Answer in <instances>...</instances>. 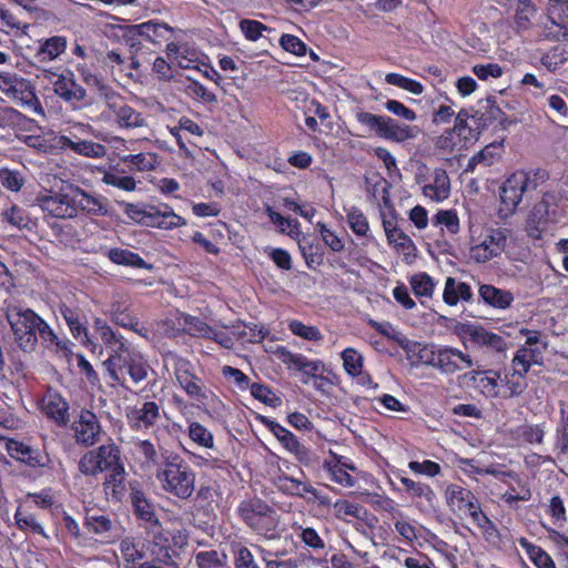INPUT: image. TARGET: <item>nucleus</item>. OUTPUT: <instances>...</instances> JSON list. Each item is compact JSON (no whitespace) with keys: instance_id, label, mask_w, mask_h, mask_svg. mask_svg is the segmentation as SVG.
Masks as SVG:
<instances>
[{"instance_id":"ea45409f","label":"nucleus","mask_w":568,"mask_h":568,"mask_svg":"<svg viewBox=\"0 0 568 568\" xmlns=\"http://www.w3.org/2000/svg\"><path fill=\"white\" fill-rule=\"evenodd\" d=\"M181 320L183 331L192 337L206 338L212 333V327L200 317L182 314Z\"/></svg>"},{"instance_id":"bf43d9fd","label":"nucleus","mask_w":568,"mask_h":568,"mask_svg":"<svg viewBox=\"0 0 568 568\" xmlns=\"http://www.w3.org/2000/svg\"><path fill=\"white\" fill-rule=\"evenodd\" d=\"M291 332L306 341H321L323 335L315 326H307L300 321H292L288 324Z\"/></svg>"},{"instance_id":"a18cd8bd","label":"nucleus","mask_w":568,"mask_h":568,"mask_svg":"<svg viewBox=\"0 0 568 568\" xmlns=\"http://www.w3.org/2000/svg\"><path fill=\"white\" fill-rule=\"evenodd\" d=\"M148 369L149 365L139 354L129 358V361H126V363L123 365V371L129 374L130 378L135 384L146 378Z\"/></svg>"},{"instance_id":"a878e982","label":"nucleus","mask_w":568,"mask_h":568,"mask_svg":"<svg viewBox=\"0 0 568 568\" xmlns=\"http://www.w3.org/2000/svg\"><path fill=\"white\" fill-rule=\"evenodd\" d=\"M43 409L45 415L53 419L58 425H67L69 422V404L58 393L49 394L43 399Z\"/></svg>"},{"instance_id":"603ef678","label":"nucleus","mask_w":568,"mask_h":568,"mask_svg":"<svg viewBox=\"0 0 568 568\" xmlns=\"http://www.w3.org/2000/svg\"><path fill=\"white\" fill-rule=\"evenodd\" d=\"M61 314H62L63 318L65 320L73 336L80 337L81 335H83L84 338L87 341H89L87 328L83 326L81 318L75 311H73L70 307L64 306L61 308Z\"/></svg>"},{"instance_id":"6e6d98bb","label":"nucleus","mask_w":568,"mask_h":568,"mask_svg":"<svg viewBox=\"0 0 568 568\" xmlns=\"http://www.w3.org/2000/svg\"><path fill=\"white\" fill-rule=\"evenodd\" d=\"M97 95L100 100H102L105 106L113 113L116 108H119L124 98L116 91H114L110 85L104 84L100 85V90L97 92Z\"/></svg>"},{"instance_id":"a19ab883","label":"nucleus","mask_w":568,"mask_h":568,"mask_svg":"<svg viewBox=\"0 0 568 568\" xmlns=\"http://www.w3.org/2000/svg\"><path fill=\"white\" fill-rule=\"evenodd\" d=\"M561 419L556 429L555 450H557V458H568V414L565 409L560 410Z\"/></svg>"},{"instance_id":"1a4fd4ad","label":"nucleus","mask_w":568,"mask_h":568,"mask_svg":"<svg viewBox=\"0 0 568 568\" xmlns=\"http://www.w3.org/2000/svg\"><path fill=\"white\" fill-rule=\"evenodd\" d=\"M43 77L53 84L54 93L64 102L78 105L84 100L87 91L77 83L71 71L63 70L61 73H58L51 70H43Z\"/></svg>"},{"instance_id":"f3484780","label":"nucleus","mask_w":568,"mask_h":568,"mask_svg":"<svg viewBox=\"0 0 568 568\" xmlns=\"http://www.w3.org/2000/svg\"><path fill=\"white\" fill-rule=\"evenodd\" d=\"M476 123V130H484L493 124H500L506 128L507 118L504 111L495 103L494 100L487 98L479 102V108L471 115Z\"/></svg>"},{"instance_id":"864d4df0","label":"nucleus","mask_w":568,"mask_h":568,"mask_svg":"<svg viewBox=\"0 0 568 568\" xmlns=\"http://www.w3.org/2000/svg\"><path fill=\"white\" fill-rule=\"evenodd\" d=\"M0 182L6 189L12 192L20 191L24 185L22 174L17 170H9L7 168L0 169Z\"/></svg>"},{"instance_id":"6e6552de","label":"nucleus","mask_w":568,"mask_h":568,"mask_svg":"<svg viewBox=\"0 0 568 568\" xmlns=\"http://www.w3.org/2000/svg\"><path fill=\"white\" fill-rule=\"evenodd\" d=\"M509 235L510 231L508 229H487L483 240L470 246V258L476 263H486L501 255L507 246Z\"/></svg>"},{"instance_id":"37998d69","label":"nucleus","mask_w":568,"mask_h":568,"mask_svg":"<svg viewBox=\"0 0 568 568\" xmlns=\"http://www.w3.org/2000/svg\"><path fill=\"white\" fill-rule=\"evenodd\" d=\"M497 146L495 144H489L485 146L481 151L475 154L469 161L465 169L466 172H474L476 166L481 164L484 168H488L495 163V161L499 158L496 152Z\"/></svg>"},{"instance_id":"412c9836","label":"nucleus","mask_w":568,"mask_h":568,"mask_svg":"<svg viewBox=\"0 0 568 568\" xmlns=\"http://www.w3.org/2000/svg\"><path fill=\"white\" fill-rule=\"evenodd\" d=\"M72 191L75 203V215L78 210L84 211L91 215H105L108 213L106 204L103 200L89 194L87 191L74 184H68Z\"/></svg>"},{"instance_id":"9d476101","label":"nucleus","mask_w":568,"mask_h":568,"mask_svg":"<svg viewBox=\"0 0 568 568\" xmlns=\"http://www.w3.org/2000/svg\"><path fill=\"white\" fill-rule=\"evenodd\" d=\"M38 205L44 212L57 219L75 217V203L72 191L68 184L62 185L58 192H50L48 195L37 197Z\"/></svg>"},{"instance_id":"0e129e2a","label":"nucleus","mask_w":568,"mask_h":568,"mask_svg":"<svg viewBox=\"0 0 568 568\" xmlns=\"http://www.w3.org/2000/svg\"><path fill=\"white\" fill-rule=\"evenodd\" d=\"M195 561L199 568H219L223 566V560L216 550L197 552Z\"/></svg>"},{"instance_id":"4c0bfd02","label":"nucleus","mask_w":568,"mask_h":568,"mask_svg":"<svg viewBox=\"0 0 568 568\" xmlns=\"http://www.w3.org/2000/svg\"><path fill=\"white\" fill-rule=\"evenodd\" d=\"M133 30L139 31L143 40L151 43H158L160 39H165V34L172 31L166 23L148 21L140 24H133Z\"/></svg>"},{"instance_id":"680f3d73","label":"nucleus","mask_w":568,"mask_h":568,"mask_svg":"<svg viewBox=\"0 0 568 568\" xmlns=\"http://www.w3.org/2000/svg\"><path fill=\"white\" fill-rule=\"evenodd\" d=\"M103 183L124 191L135 190V181L132 176H122L114 172H106L102 178Z\"/></svg>"},{"instance_id":"f03ea898","label":"nucleus","mask_w":568,"mask_h":568,"mask_svg":"<svg viewBox=\"0 0 568 568\" xmlns=\"http://www.w3.org/2000/svg\"><path fill=\"white\" fill-rule=\"evenodd\" d=\"M6 318L19 348L23 352H33L38 344L37 329H39L41 317L31 308L8 305Z\"/></svg>"},{"instance_id":"13d9d810","label":"nucleus","mask_w":568,"mask_h":568,"mask_svg":"<svg viewBox=\"0 0 568 568\" xmlns=\"http://www.w3.org/2000/svg\"><path fill=\"white\" fill-rule=\"evenodd\" d=\"M347 221L352 231L359 235H366L368 231V222L363 212L356 207H352L347 213Z\"/></svg>"},{"instance_id":"f704fd0d","label":"nucleus","mask_w":568,"mask_h":568,"mask_svg":"<svg viewBox=\"0 0 568 568\" xmlns=\"http://www.w3.org/2000/svg\"><path fill=\"white\" fill-rule=\"evenodd\" d=\"M108 257L115 264L132 266L135 268L151 270L152 265L148 264L139 254L124 250L111 248L108 252Z\"/></svg>"},{"instance_id":"79ce46f5","label":"nucleus","mask_w":568,"mask_h":568,"mask_svg":"<svg viewBox=\"0 0 568 568\" xmlns=\"http://www.w3.org/2000/svg\"><path fill=\"white\" fill-rule=\"evenodd\" d=\"M519 544L527 550V554L537 568H556L551 557L539 546L530 544L525 538H521Z\"/></svg>"},{"instance_id":"b1692460","label":"nucleus","mask_w":568,"mask_h":568,"mask_svg":"<svg viewBox=\"0 0 568 568\" xmlns=\"http://www.w3.org/2000/svg\"><path fill=\"white\" fill-rule=\"evenodd\" d=\"M549 217V202L545 196L538 202L527 220V232L530 237L539 239L546 231Z\"/></svg>"},{"instance_id":"39448f33","label":"nucleus","mask_w":568,"mask_h":568,"mask_svg":"<svg viewBox=\"0 0 568 568\" xmlns=\"http://www.w3.org/2000/svg\"><path fill=\"white\" fill-rule=\"evenodd\" d=\"M446 499L450 510L458 515H468L483 530L494 527L493 521L481 511L480 504L474 493L459 485H449Z\"/></svg>"},{"instance_id":"338daca9","label":"nucleus","mask_w":568,"mask_h":568,"mask_svg":"<svg viewBox=\"0 0 568 568\" xmlns=\"http://www.w3.org/2000/svg\"><path fill=\"white\" fill-rule=\"evenodd\" d=\"M545 430L540 425H524L520 427L519 437L529 444H541Z\"/></svg>"},{"instance_id":"5701e85b","label":"nucleus","mask_w":568,"mask_h":568,"mask_svg":"<svg viewBox=\"0 0 568 568\" xmlns=\"http://www.w3.org/2000/svg\"><path fill=\"white\" fill-rule=\"evenodd\" d=\"M542 349L539 346L519 348L513 358V376L525 378L532 364H540Z\"/></svg>"},{"instance_id":"a211bd4d","label":"nucleus","mask_w":568,"mask_h":568,"mask_svg":"<svg viewBox=\"0 0 568 568\" xmlns=\"http://www.w3.org/2000/svg\"><path fill=\"white\" fill-rule=\"evenodd\" d=\"M110 349L111 354L104 362V365L108 368L110 377L114 382L124 385V382L122 381L123 365L129 361V358L136 355V353L131 352L126 343L123 341V337L112 345Z\"/></svg>"},{"instance_id":"f8f14e48","label":"nucleus","mask_w":568,"mask_h":568,"mask_svg":"<svg viewBox=\"0 0 568 568\" xmlns=\"http://www.w3.org/2000/svg\"><path fill=\"white\" fill-rule=\"evenodd\" d=\"M257 419L267 427L284 448L292 453L301 463L306 465L312 463L313 458L311 452L298 442L293 433L266 416L258 415Z\"/></svg>"},{"instance_id":"69168bd1","label":"nucleus","mask_w":568,"mask_h":568,"mask_svg":"<svg viewBox=\"0 0 568 568\" xmlns=\"http://www.w3.org/2000/svg\"><path fill=\"white\" fill-rule=\"evenodd\" d=\"M240 29L251 41H256L262 37V32L267 30V27L260 21L244 19L240 22Z\"/></svg>"},{"instance_id":"bb28decb","label":"nucleus","mask_w":568,"mask_h":568,"mask_svg":"<svg viewBox=\"0 0 568 568\" xmlns=\"http://www.w3.org/2000/svg\"><path fill=\"white\" fill-rule=\"evenodd\" d=\"M465 333L469 336L471 342L479 346H487L497 352H503L507 347L501 336L488 332L480 326L468 325L466 326Z\"/></svg>"},{"instance_id":"8fccbe9b","label":"nucleus","mask_w":568,"mask_h":568,"mask_svg":"<svg viewBox=\"0 0 568 568\" xmlns=\"http://www.w3.org/2000/svg\"><path fill=\"white\" fill-rule=\"evenodd\" d=\"M342 359L345 371L352 376H358L363 368V357L354 348H346L342 352Z\"/></svg>"},{"instance_id":"58836bf2","label":"nucleus","mask_w":568,"mask_h":568,"mask_svg":"<svg viewBox=\"0 0 568 568\" xmlns=\"http://www.w3.org/2000/svg\"><path fill=\"white\" fill-rule=\"evenodd\" d=\"M131 503L134 514L141 520H144L149 525L158 520L153 506L146 500L142 491L133 490L131 493Z\"/></svg>"},{"instance_id":"20e7f679","label":"nucleus","mask_w":568,"mask_h":568,"mask_svg":"<svg viewBox=\"0 0 568 568\" xmlns=\"http://www.w3.org/2000/svg\"><path fill=\"white\" fill-rule=\"evenodd\" d=\"M239 514L244 523L257 534L274 538L278 519L276 511L261 499L243 500L239 505Z\"/></svg>"},{"instance_id":"393cba45","label":"nucleus","mask_w":568,"mask_h":568,"mask_svg":"<svg viewBox=\"0 0 568 568\" xmlns=\"http://www.w3.org/2000/svg\"><path fill=\"white\" fill-rule=\"evenodd\" d=\"M425 196L433 201L440 202L446 200L450 193V181L444 169H435L433 174V183L423 187Z\"/></svg>"},{"instance_id":"052dcab7","label":"nucleus","mask_w":568,"mask_h":568,"mask_svg":"<svg viewBox=\"0 0 568 568\" xmlns=\"http://www.w3.org/2000/svg\"><path fill=\"white\" fill-rule=\"evenodd\" d=\"M250 388L254 398L272 407L277 406L280 398L267 386L254 383Z\"/></svg>"},{"instance_id":"4be33fe9","label":"nucleus","mask_w":568,"mask_h":568,"mask_svg":"<svg viewBox=\"0 0 568 568\" xmlns=\"http://www.w3.org/2000/svg\"><path fill=\"white\" fill-rule=\"evenodd\" d=\"M133 428H150L160 418V407L155 402H144L140 408H134L128 415Z\"/></svg>"},{"instance_id":"3c124183","label":"nucleus","mask_w":568,"mask_h":568,"mask_svg":"<svg viewBox=\"0 0 568 568\" xmlns=\"http://www.w3.org/2000/svg\"><path fill=\"white\" fill-rule=\"evenodd\" d=\"M122 161L132 164L139 171H150L155 168L156 155L153 153L130 154L123 156Z\"/></svg>"},{"instance_id":"423d86ee","label":"nucleus","mask_w":568,"mask_h":568,"mask_svg":"<svg viewBox=\"0 0 568 568\" xmlns=\"http://www.w3.org/2000/svg\"><path fill=\"white\" fill-rule=\"evenodd\" d=\"M122 464L120 448L114 443H109L83 454L78 463V469L84 476L95 477Z\"/></svg>"},{"instance_id":"e2e57ef3","label":"nucleus","mask_w":568,"mask_h":568,"mask_svg":"<svg viewBox=\"0 0 568 568\" xmlns=\"http://www.w3.org/2000/svg\"><path fill=\"white\" fill-rule=\"evenodd\" d=\"M435 224L444 225L452 234H457L459 231V220L456 212L452 210L439 211L434 216Z\"/></svg>"},{"instance_id":"c85d7f7f","label":"nucleus","mask_w":568,"mask_h":568,"mask_svg":"<svg viewBox=\"0 0 568 568\" xmlns=\"http://www.w3.org/2000/svg\"><path fill=\"white\" fill-rule=\"evenodd\" d=\"M67 49L64 37L54 36L40 42L36 52V60L40 63L50 62L61 55Z\"/></svg>"},{"instance_id":"7ed1b4c3","label":"nucleus","mask_w":568,"mask_h":568,"mask_svg":"<svg viewBox=\"0 0 568 568\" xmlns=\"http://www.w3.org/2000/svg\"><path fill=\"white\" fill-rule=\"evenodd\" d=\"M355 116L358 123L367 128L369 133L397 143L415 139L419 132L416 126L402 124L397 120L386 115L358 111Z\"/></svg>"},{"instance_id":"c756f323","label":"nucleus","mask_w":568,"mask_h":568,"mask_svg":"<svg viewBox=\"0 0 568 568\" xmlns=\"http://www.w3.org/2000/svg\"><path fill=\"white\" fill-rule=\"evenodd\" d=\"M471 298L473 292L468 284L457 282L450 276L446 278L443 300L447 305L454 306L459 301L469 302Z\"/></svg>"},{"instance_id":"473e14b6","label":"nucleus","mask_w":568,"mask_h":568,"mask_svg":"<svg viewBox=\"0 0 568 568\" xmlns=\"http://www.w3.org/2000/svg\"><path fill=\"white\" fill-rule=\"evenodd\" d=\"M60 142L63 148H69L78 154L89 156V158H101L105 153V149L100 143H94L92 141H72L68 136H61Z\"/></svg>"},{"instance_id":"4468645a","label":"nucleus","mask_w":568,"mask_h":568,"mask_svg":"<svg viewBox=\"0 0 568 568\" xmlns=\"http://www.w3.org/2000/svg\"><path fill=\"white\" fill-rule=\"evenodd\" d=\"M84 527L90 534H94L104 539L119 536L118 523L111 515L101 509H87Z\"/></svg>"},{"instance_id":"0eeeda50","label":"nucleus","mask_w":568,"mask_h":568,"mask_svg":"<svg viewBox=\"0 0 568 568\" xmlns=\"http://www.w3.org/2000/svg\"><path fill=\"white\" fill-rule=\"evenodd\" d=\"M0 93L3 94L2 99H11L34 112L43 113L34 89L27 79L20 78L14 73L0 72Z\"/></svg>"},{"instance_id":"9b49d317","label":"nucleus","mask_w":568,"mask_h":568,"mask_svg":"<svg viewBox=\"0 0 568 568\" xmlns=\"http://www.w3.org/2000/svg\"><path fill=\"white\" fill-rule=\"evenodd\" d=\"M527 181L528 178L524 174V171H517L503 183L499 212L504 216L511 215L521 202L524 194L528 193Z\"/></svg>"},{"instance_id":"2eb2a0df","label":"nucleus","mask_w":568,"mask_h":568,"mask_svg":"<svg viewBox=\"0 0 568 568\" xmlns=\"http://www.w3.org/2000/svg\"><path fill=\"white\" fill-rule=\"evenodd\" d=\"M473 359L468 354L452 347L438 348L435 355L434 366L444 374H454L457 371L473 366Z\"/></svg>"},{"instance_id":"ddd939ff","label":"nucleus","mask_w":568,"mask_h":568,"mask_svg":"<svg viewBox=\"0 0 568 568\" xmlns=\"http://www.w3.org/2000/svg\"><path fill=\"white\" fill-rule=\"evenodd\" d=\"M72 428L78 444L93 446L99 440L101 425L97 415L91 410L82 409Z\"/></svg>"},{"instance_id":"c03bdc74","label":"nucleus","mask_w":568,"mask_h":568,"mask_svg":"<svg viewBox=\"0 0 568 568\" xmlns=\"http://www.w3.org/2000/svg\"><path fill=\"white\" fill-rule=\"evenodd\" d=\"M399 480L405 486L406 491L410 495L412 498H418L427 503H432L435 495L429 485L415 481L407 477H400Z\"/></svg>"},{"instance_id":"5fc2aeb1","label":"nucleus","mask_w":568,"mask_h":568,"mask_svg":"<svg viewBox=\"0 0 568 568\" xmlns=\"http://www.w3.org/2000/svg\"><path fill=\"white\" fill-rule=\"evenodd\" d=\"M190 438L206 448L213 447V435L200 423L193 422L189 426Z\"/></svg>"},{"instance_id":"72a5a7b5","label":"nucleus","mask_w":568,"mask_h":568,"mask_svg":"<svg viewBox=\"0 0 568 568\" xmlns=\"http://www.w3.org/2000/svg\"><path fill=\"white\" fill-rule=\"evenodd\" d=\"M275 485L278 490L287 495L304 497L306 494H312L317 498V490L313 486L288 476H280L276 479Z\"/></svg>"},{"instance_id":"4d7b16f0","label":"nucleus","mask_w":568,"mask_h":568,"mask_svg":"<svg viewBox=\"0 0 568 568\" xmlns=\"http://www.w3.org/2000/svg\"><path fill=\"white\" fill-rule=\"evenodd\" d=\"M389 244H393L397 251L402 252L406 258L415 256L416 246L412 239L405 234L402 230L394 233V237L387 239Z\"/></svg>"},{"instance_id":"774afa93","label":"nucleus","mask_w":568,"mask_h":568,"mask_svg":"<svg viewBox=\"0 0 568 568\" xmlns=\"http://www.w3.org/2000/svg\"><path fill=\"white\" fill-rule=\"evenodd\" d=\"M336 517L343 519L345 516L361 518L362 507L358 504L351 503L345 499H339L334 504Z\"/></svg>"},{"instance_id":"c9c22d12","label":"nucleus","mask_w":568,"mask_h":568,"mask_svg":"<svg viewBox=\"0 0 568 568\" xmlns=\"http://www.w3.org/2000/svg\"><path fill=\"white\" fill-rule=\"evenodd\" d=\"M10 455L29 466H43V457L29 445L20 442H11L8 446Z\"/></svg>"},{"instance_id":"6ab92c4d","label":"nucleus","mask_w":568,"mask_h":568,"mask_svg":"<svg viewBox=\"0 0 568 568\" xmlns=\"http://www.w3.org/2000/svg\"><path fill=\"white\" fill-rule=\"evenodd\" d=\"M499 373L496 371H471L463 375L464 379H467L470 386L479 390L484 396L495 398L499 396L498 383Z\"/></svg>"},{"instance_id":"e433bc0d","label":"nucleus","mask_w":568,"mask_h":568,"mask_svg":"<svg viewBox=\"0 0 568 568\" xmlns=\"http://www.w3.org/2000/svg\"><path fill=\"white\" fill-rule=\"evenodd\" d=\"M115 121L121 128L135 129L145 124L143 115L124 102L113 112Z\"/></svg>"},{"instance_id":"dca6fc26","label":"nucleus","mask_w":568,"mask_h":568,"mask_svg":"<svg viewBox=\"0 0 568 568\" xmlns=\"http://www.w3.org/2000/svg\"><path fill=\"white\" fill-rule=\"evenodd\" d=\"M393 341L406 352L407 358L412 361L413 365L425 364L432 367L434 366L437 349L433 346L409 341L403 334H395Z\"/></svg>"},{"instance_id":"7c9ffc66","label":"nucleus","mask_w":568,"mask_h":568,"mask_svg":"<svg viewBox=\"0 0 568 568\" xmlns=\"http://www.w3.org/2000/svg\"><path fill=\"white\" fill-rule=\"evenodd\" d=\"M479 296L486 304L497 308L509 307L514 300L510 292L499 290L488 284L480 285Z\"/></svg>"},{"instance_id":"f257e3e1","label":"nucleus","mask_w":568,"mask_h":568,"mask_svg":"<svg viewBox=\"0 0 568 568\" xmlns=\"http://www.w3.org/2000/svg\"><path fill=\"white\" fill-rule=\"evenodd\" d=\"M156 479L165 493L180 499H187L194 491V471L180 455L169 450L161 453Z\"/></svg>"},{"instance_id":"2f4dec72","label":"nucleus","mask_w":568,"mask_h":568,"mask_svg":"<svg viewBox=\"0 0 568 568\" xmlns=\"http://www.w3.org/2000/svg\"><path fill=\"white\" fill-rule=\"evenodd\" d=\"M146 534L151 538L152 542L160 548L158 560L161 564L170 565L172 562V558L168 550L169 538L165 536L159 519L149 525Z\"/></svg>"},{"instance_id":"49530a36","label":"nucleus","mask_w":568,"mask_h":568,"mask_svg":"<svg viewBox=\"0 0 568 568\" xmlns=\"http://www.w3.org/2000/svg\"><path fill=\"white\" fill-rule=\"evenodd\" d=\"M3 220L17 229H30L31 219L26 210L18 205H12L2 212Z\"/></svg>"},{"instance_id":"de8ad7c7","label":"nucleus","mask_w":568,"mask_h":568,"mask_svg":"<svg viewBox=\"0 0 568 568\" xmlns=\"http://www.w3.org/2000/svg\"><path fill=\"white\" fill-rule=\"evenodd\" d=\"M385 81L388 84L398 87L400 89H404L413 94H422L424 91V87L420 82L415 81L413 79L406 78L398 73H388L385 77Z\"/></svg>"},{"instance_id":"aec40b11","label":"nucleus","mask_w":568,"mask_h":568,"mask_svg":"<svg viewBox=\"0 0 568 568\" xmlns=\"http://www.w3.org/2000/svg\"><path fill=\"white\" fill-rule=\"evenodd\" d=\"M189 362L185 359H180L176 363V381L190 397L197 402H204L207 398V395L200 383V378L189 371Z\"/></svg>"},{"instance_id":"cd10ccee","label":"nucleus","mask_w":568,"mask_h":568,"mask_svg":"<svg viewBox=\"0 0 568 568\" xmlns=\"http://www.w3.org/2000/svg\"><path fill=\"white\" fill-rule=\"evenodd\" d=\"M104 493L112 499L120 501L125 495V469L124 465L115 467L105 476L103 483Z\"/></svg>"},{"instance_id":"09e8293b","label":"nucleus","mask_w":568,"mask_h":568,"mask_svg":"<svg viewBox=\"0 0 568 568\" xmlns=\"http://www.w3.org/2000/svg\"><path fill=\"white\" fill-rule=\"evenodd\" d=\"M410 286L416 296L432 297L435 285L428 274L419 273L410 277Z\"/></svg>"}]
</instances>
